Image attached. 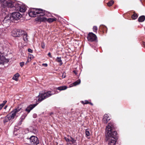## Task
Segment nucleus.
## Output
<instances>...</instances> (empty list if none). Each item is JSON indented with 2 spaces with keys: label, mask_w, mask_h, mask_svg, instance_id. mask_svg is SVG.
Wrapping results in <instances>:
<instances>
[{
  "label": "nucleus",
  "mask_w": 145,
  "mask_h": 145,
  "mask_svg": "<svg viewBox=\"0 0 145 145\" xmlns=\"http://www.w3.org/2000/svg\"><path fill=\"white\" fill-rule=\"evenodd\" d=\"M81 80L80 79H78L75 82L72 84H71L70 86V87H71L74 86H76L79 84L80 83Z\"/></svg>",
  "instance_id": "obj_14"
},
{
  "label": "nucleus",
  "mask_w": 145,
  "mask_h": 145,
  "mask_svg": "<svg viewBox=\"0 0 145 145\" xmlns=\"http://www.w3.org/2000/svg\"><path fill=\"white\" fill-rule=\"evenodd\" d=\"M22 36H23L24 41L26 42H27L28 41V36L27 33L24 31V33L22 34Z\"/></svg>",
  "instance_id": "obj_13"
},
{
  "label": "nucleus",
  "mask_w": 145,
  "mask_h": 145,
  "mask_svg": "<svg viewBox=\"0 0 145 145\" xmlns=\"http://www.w3.org/2000/svg\"><path fill=\"white\" fill-rule=\"evenodd\" d=\"M110 120L109 116L107 114H105L103 117V120L104 123H106Z\"/></svg>",
  "instance_id": "obj_10"
},
{
  "label": "nucleus",
  "mask_w": 145,
  "mask_h": 145,
  "mask_svg": "<svg viewBox=\"0 0 145 145\" xmlns=\"http://www.w3.org/2000/svg\"><path fill=\"white\" fill-rule=\"evenodd\" d=\"M36 105H29L25 109V111L27 112L28 113H29L30 111L35 107Z\"/></svg>",
  "instance_id": "obj_11"
},
{
  "label": "nucleus",
  "mask_w": 145,
  "mask_h": 145,
  "mask_svg": "<svg viewBox=\"0 0 145 145\" xmlns=\"http://www.w3.org/2000/svg\"><path fill=\"white\" fill-rule=\"evenodd\" d=\"M12 20L11 16H7L5 17L3 22L4 23H8L9 24L10 23L11 21H12Z\"/></svg>",
  "instance_id": "obj_8"
},
{
  "label": "nucleus",
  "mask_w": 145,
  "mask_h": 145,
  "mask_svg": "<svg viewBox=\"0 0 145 145\" xmlns=\"http://www.w3.org/2000/svg\"><path fill=\"white\" fill-rule=\"evenodd\" d=\"M85 134L86 137H87L90 135V133L88 129H86V130Z\"/></svg>",
  "instance_id": "obj_28"
},
{
  "label": "nucleus",
  "mask_w": 145,
  "mask_h": 145,
  "mask_svg": "<svg viewBox=\"0 0 145 145\" xmlns=\"http://www.w3.org/2000/svg\"><path fill=\"white\" fill-rule=\"evenodd\" d=\"M24 65V62H22L20 63V65L21 67H22Z\"/></svg>",
  "instance_id": "obj_36"
},
{
  "label": "nucleus",
  "mask_w": 145,
  "mask_h": 145,
  "mask_svg": "<svg viewBox=\"0 0 145 145\" xmlns=\"http://www.w3.org/2000/svg\"><path fill=\"white\" fill-rule=\"evenodd\" d=\"M114 129V125L113 123H109L106 126V132L108 145H115L118 139L117 133L113 130Z\"/></svg>",
  "instance_id": "obj_1"
},
{
  "label": "nucleus",
  "mask_w": 145,
  "mask_h": 145,
  "mask_svg": "<svg viewBox=\"0 0 145 145\" xmlns=\"http://www.w3.org/2000/svg\"><path fill=\"white\" fill-rule=\"evenodd\" d=\"M8 5H9V6L10 7H13V5H12V4H9H9Z\"/></svg>",
  "instance_id": "obj_44"
},
{
  "label": "nucleus",
  "mask_w": 145,
  "mask_h": 145,
  "mask_svg": "<svg viewBox=\"0 0 145 145\" xmlns=\"http://www.w3.org/2000/svg\"><path fill=\"white\" fill-rule=\"evenodd\" d=\"M45 10L40 8H33L29 11V16L31 17L39 16V20L41 22H45Z\"/></svg>",
  "instance_id": "obj_2"
},
{
  "label": "nucleus",
  "mask_w": 145,
  "mask_h": 145,
  "mask_svg": "<svg viewBox=\"0 0 145 145\" xmlns=\"http://www.w3.org/2000/svg\"><path fill=\"white\" fill-rule=\"evenodd\" d=\"M69 144H71L70 143H69Z\"/></svg>",
  "instance_id": "obj_51"
},
{
  "label": "nucleus",
  "mask_w": 145,
  "mask_h": 145,
  "mask_svg": "<svg viewBox=\"0 0 145 145\" xmlns=\"http://www.w3.org/2000/svg\"><path fill=\"white\" fill-rule=\"evenodd\" d=\"M20 76L19 74L18 73H17L14 74L13 77L12 79L17 81L18 80V78Z\"/></svg>",
  "instance_id": "obj_21"
},
{
  "label": "nucleus",
  "mask_w": 145,
  "mask_h": 145,
  "mask_svg": "<svg viewBox=\"0 0 145 145\" xmlns=\"http://www.w3.org/2000/svg\"><path fill=\"white\" fill-rule=\"evenodd\" d=\"M73 72H74V74L76 75L77 74V71H73Z\"/></svg>",
  "instance_id": "obj_42"
},
{
  "label": "nucleus",
  "mask_w": 145,
  "mask_h": 145,
  "mask_svg": "<svg viewBox=\"0 0 145 145\" xmlns=\"http://www.w3.org/2000/svg\"><path fill=\"white\" fill-rule=\"evenodd\" d=\"M19 8H18L17 9V11H20L21 12H24L25 11V9L24 8L22 7L21 6Z\"/></svg>",
  "instance_id": "obj_22"
},
{
  "label": "nucleus",
  "mask_w": 145,
  "mask_h": 145,
  "mask_svg": "<svg viewBox=\"0 0 145 145\" xmlns=\"http://www.w3.org/2000/svg\"><path fill=\"white\" fill-rule=\"evenodd\" d=\"M64 139L66 141V142H70V139L67 137H65Z\"/></svg>",
  "instance_id": "obj_32"
},
{
  "label": "nucleus",
  "mask_w": 145,
  "mask_h": 145,
  "mask_svg": "<svg viewBox=\"0 0 145 145\" xmlns=\"http://www.w3.org/2000/svg\"><path fill=\"white\" fill-rule=\"evenodd\" d=\"M47 66V64L46 63V67Z\"/></svg>",
  "instance_id": "obj_50"
},
{
  "label": "nucleus",
  "mask_w": 145,
  "mask_h": 145,
  "mask_svg": "<svg viewBox=\"0 0 145 145\" xmlns=\"http://www.w3.org/2000/svg\"><path fill=\"white\" fill-rule=\"evenodd\" d=\"M11 120L10 117L9 116L8 114L5 116L3 120V121L4 123H5L8 122L9 120Z\"/></svg>",
  "instance_id": "obj_16"
},
{
  "label": "nucleus",
  "mask_w": 145,
  "mask_h": 145,
  "mask_svg": "<svg viewBox=\"0 0 145 145\" xmlns=\"http://www.w3.org/2000/svg\"><path fill=\"white\" fill-rule=\"evenodd\" d=\"M30 144L32 145H37L39 143V140L37 137L31 136L29 138Z\"/></svg>",
  "instance_id": "obj_5"
},
{
  "label": "nucleus",
  "mask_w": 145,
  "mask_h": 145,
  "mask_svg": "<svg viewBox=\"0 0 145 145\" xmlns=\"http://www.w3.org/2000/svg\"><path fill=\"white\" fill-rule=\"evenodd\" d=\"M42 65L43 66H45V63H43V64H42Z\"/></svg>",
  "instance_id": "obj_47"
},
{
  "label": "nucleus",
  "mask_w": 145,
  "mask_h": 145,
  "mask_svg": "<svg viewBox=\"0 0 145 145\" xmlns=\"http://www.w3.org/2000/svg\"><path fill=\"white\" fill-rule=\"evenodd\" d=\"M7 102V101H3V103L1 104L0 105V110H1L4 106L5 104Z\"/></svg>",
  "instance_id": "obj_23"
},
{
  "label": "nucleus",
  "mask_w": 145,
  "mask_h": 145,
  "mask_svg": "<svg viewBox=\"0 0 145 145\" xmlns=\"http://www.w3.org/2000/svg\"><path fill=\"white\" fill-rule=\"evenodd\" d=\"M28 58L32 59L34 58L33 56L31 54H29L28 56Z\"/></svg>",
  "instance_id": "obj_33"
},
{
  "label": "nucleus",
  "mask_w": 145,
  "mask_h": 145,
  "mask_svg": "<svg viewBox=\"0 0 145 145\" xmlns=\"http://www.w3.org/2000/svg\"><path fill=\"white\" fill-rule=\"evenodd\" d=\"M5 60V58L3 55H0V64H3Z\"/></svg>",
  "instance_id": "obj_15"
},
{
  "label": "nucleus",
  "mask_w": 145,
  "mask_h": 145,
  "mask_svg": "<svg viewBox=\"0 0 145 145\" xmlns=\"http://www.w3.org/2000/svg\"><path fill=\"white\" fill-rule=\"evenodd\" d=\"M21 109V108L18 107L15 109H14L10 113L8 114L11 120L13 119L15 117H17L18 116V113Z\"/></svg>",
  "instance_id": "obj_3"
},
{
  "label": "nucleus",
  "mask_w": 145,
  "mask_h": 145,
  "mask_svg": "<svg viewBox=\"0 0 145 145\" xmlns=\"http://www.w3.org/2000/svg\"><path fill=\"white\" fill-rule=\"evenodd\" d=\"M7 106H5V108H5V109L6 108H7Z\"/></svg>",
  "instance_id": "obj_49"
},
{
  "label": "nucleus",
  "mask_w": 145,
  "mask_h": 145,
  "mask_svg": "<svg viewBox=\"0 0 145 145\" xmlns=\"http://www.w3.org/2000/svg\"><path fill=\"white\" fill-rule=\"evenodd\" d=\"M70 142H71L72 143V144L76 142V140L72 138L71 137H70Z\"/></svg>",
  "instance_id": "obj_27"
},
{
  "label": "nucleus",
  "mask_w": 145,
  "mask_h": 145,
  "mask_svg": "<svg viewBox=\"0 0 145 145\" xmlns=\"http://www.w3.org/2000/svg\"><path fill=\"white\" fill-rule=\"evenodd\" d=\"M45 92L44 91L42 92V93H40L38 96L39 99L38 101L40 102L42 100L44 99L45 98Z\"/></svg>",
  "instance_id": "obj_9"
},
{
  "label": "nucleus",
  "mask_w": 145,
  "mask_h": 145,
  "mask_svg": "<svg viewBox=\"0 0 145 145\" xmlns=\"http://www.w3.org/2000/svg\"><path fill=\"white\" fill-rule=\"evenodd\" d=\"M31 60L32 59L28 58L27 60V61L26 62V64H27V63L30 62L31 61Z\"/></svg>",
  "instance_id": "obj_37"
},
{
  "label": "nucleus",
  "mask_w": 145,
  "mask_h": 145,
  "mask_svg": "<svg viewBox=\"0 0 145 145\" xmlns=\"http://www.w3.org/2000/svg\"><path fill=\"white\" fill-rule=\"evenodd\" d=\"M56 18H46V21H47L49 22L50 23L54 21H56Z\"/></svg>",
  "instance_id": "obj_17"
},
{
  "label": "nucleus",
  "mask_w": 145,
  "mask_h": 145,
  "mask_svg": "<svg viewBox=\"0 0 145 145\" xmlns=\"http://www.w3.org/2000/svg\"><path fill=\"white\" fill-rule=\"evenodd\" d=\"M81 103L84 105V104H89V102H88V100H85V101H82L81 102Z\"/></svg>",
  "instance_id": "obj_30"
},
{
  "label": "nucleus",
  "mask_w": 145,
  "mask_h": 145,
  "mask_svg": "<svg viewBox=\"0 0 145 145\" xmlns=\"http://www.w3.org/2000/svg\"><path fill=\"white\" fill-rule=\"evenodd\" d=\"M48 56H49L50 57H52L51 56V53H50V52H49L48 54Z\"/></svg>",
  "instance_id": "obj_43"
},
{
  "label": "nucleus",
  "mask_w": 145,
  "mask_h": 145,
  "mask_svg": "<svg viewBox=\"0 0 145 145\" xmlns=\"http://www.w3.org/2000/svg\"><path fill=\"white\" fill-rule=\"evenodd\" d=\"M88 40L89 42L94 41L97 39V37L96 35L92 33H89L87 36Z\"/></svg>",
  "instance_id": "obj_6"
},
{
  "label": "nucleus",
  "mask_w": 145,
  "mask_h": 145,
  "mask_svg": "<svg viewBox=\"0 0 145 145\" xmlns=\"http://www.w3.org/2000/svg\"><path fill=\"white\" fill-rule=\"evenodd\" d=\"M114 3V1L112 0L110 1L107 3V5L108 6L110 7L112 6Z\"/></svg>",
  "instance_id": "obj_26"
},
{
  "label": "nucleus",
  "mask_w": 145,
  "mask_h": 145,
  "mask_svg": "<svg viewBox=\"0 0 145 145\" xmlns=\"http://www.w3.org/2000/svg\"><path fill=\"white\" fill-rule=\"evenodd\" d=\"M0 1L1 2H3L4 3H5L6 2L5 0H0Z\"/></svg>",
  "instance_id": "obj_41"
},
{
  "label": "nucleus",
  "mask_w": 145,
  "mask_h": 145,
  "mask_svg": "<svg viewBox=\"0 0 145 145\" xmlns=\"http://www.w3.org/2000/svg\"><path fill=\"white\" fill-rule=\"evenodd\" d=\"M21 5H19V4H18V3H17V4H16L15 5V9L16 10H17V9H18V8H19V7H21Z\"/></svg>",
  "instance_id": "obj_25"
},
{
  "label": "nucleus",
  "mask_w": 145,
  "mask_h": 145,
  "mask_svg": "<svg viewBox=\"0 0 145 145\" xmlns=\"http://www.w3.org/2000/svg\"><path fill=\"white\" fill-rule=\"evenodd\" d=\"M67 88V87L66 86H63L58 87L57 88V89L60 91H61L65 90Z\"/></svg>",
  "instance_id": "obj_20"
},
{
  "label": "nucleus",
  "mask_w": 145,
  "mask_h": 145,
  "mask_svg": "<svg viewBox=\"0 0 145 145\" xmlns=\"http://www.w3.org/2000/svg\"><path fill=\"white\" fill-rule=\"evenodd\" d=\"M33 118H37V115L36 114H33Z\"/></svg>",
  "instance_id": "obj_38"
},
{
  "label": "nucleus",
  "mask_w": 145,
  "mask_h": 145,
  "mask_svg": "<svg viewBox=\"0 0 145 145\" xmlns=\"http://www.w3.org/2000/svg\"><path fill=\"white\" fill-rule=\"evenodd\" d=\"M97 27L96 26H94L93 27V31L94 32H97Z\"/></svg>",
  "instance_id": "obj_31"
},
{
  "label": "nucleus",
  "mask_w": 145,
  "mask_h": 145,
  "mask_svg": "<svg viewBox=\"0 0 145 145\" xmlns=\"http://www.w3.org/2000/svg\"><path fill=\"white\" fill-rule=\"evenodd\" d=\"M65 73H63V75L62 76V77L63 78H64L66 77V75Z\"/></svg>",
  "instance_id": "obj_40"
},
{
  "label": "nucleus",
  "mask_w": 145,
  "mask_h": 145,
  "mask_svg": "<svg viewBox=\"0 0 145 145\" xmlns=\"http://www.w3.org/2000/svg\"><path fill=\"white\" fill-rule=\"evenodd\" d=\"M138 17L137 15V14L135 13V12L133 14V15H132L131 17L132 18L133 20H135Z\"/></svg>",
  "instance_id": "obj_24"
},
{
  "label": "nucleus",
  "mask_w": 145,
  "mask_h": 145,
  "mask_svg": "<svg viewBox=\"0 0 145 145\" xmlns=\"http://www.w3.org/2000/svg\"><path fill=\"white\" fill-rule=\"evenodd\" d=\"M56 60L57 62L60 63L59 65L60 66L62 65L63 63L62 62V61L61 60V57H57L56 58Z\"/></svg>",
  "instance_id": "obj_18"
},
{
  "label": "nucleus",
  "mask_w": 145,
  "mask_h": 145,
  "mask_svg": "<svg viewBox=\"0 0 145 145\" xmlns=\"http://www.w3.org/2000/svg\"><path fill=\"white\" fill-rule=\"evenodd\" d=\"M89 104H90L91 105H93V104L92 103H91V102H89Z\"/></svg>",
  "instance_id": "obj_46"
},
{
  "label": "nucleus",
  "mask_w": 145,
  "mask_h": 145,
  "mask_svg": "<svg viewBox=\"0 0 145 145\" xmlns=\"http://www.w3.org/2000/svg\"><path fill=\"white\" fill-rule=\"evenodd\" d=\"M41 46L42 48H45V45L44 43V42H42L41 43Z\"/></svg>",
  "instance_id": "obj_34"
},
{
  "label": "nucleus",
  "mask_w": 145,
  "mask_h": 145,
  "mask_svg": "<svg viewBox=\"0 0 145 145\" xmlns=\"http://www.w3.org/2000/svg\"><path fill=\"white\" fill-rule=\"evenodd\" d=\"M11 16L12 20H18L22 17V15L20 13L17 12L13 13Z\"/></svg>",
  "instance_id": "obj_7"
},
{
  "label": "nucleus",
  "mask_w": 145,
  "mask_h": 145,
  "mask_svg": "<svg viewBox=\"0 0 145 145\" xmlns=\"http://www.w3.org/2000/svg\"><path fill=\"white\" fill-rule=\"evenodd\" d=\"M145 20V17L144 16H140L138 18V21L140 22H143Z\"/></svg>",
  "instance_id": "obj_19"
},
{
  "label": "nucleus",
  "mask_w": 145,
  "mask_h": 145,
  "mask_svg": "<svg viewBox=\"0 0 145 145\" xmlns=\"http://www.w3.org/2000/svg\"><path fill=\"white\" fill-rule=\"evenodd\" d=\"M142 44L144 46V47H145V42H143Z\"/></svg>",
  "instance_id": "obj_45"
},
{
  "label": "nucleus",
  "mask_w": 145,
  "mask_h": 145,
  "mask_svg": "<svg viewBox=\"0 0 145 145\" xmlns=\"http://www.w3.org/2000/svg\"><path fill=\"white\" fill-rule=\"evenodd\" d=\"M99 28L100 29H103L104 30H105L107 28L106 27V26L103 25H101L100 26Z\"/></svg>",
  "instance_id": "obj_29"
},
{
  "label": "nucleus",
  "mask_w": 145,
  "mask_h": 145,
  "mask_svg": "<svg viewBox=\"0 0 145 145\" xmlns=\"http://www.w3.org/2000/svg\"><path fill=\"white\" fill-rule=\"evenodd\" d=\"M46 16H50L51 15L50 14V13L49 12H48L47 11H46Z\"/></svg>",
  "instance_id": "obj_35"
},
{
  "label": "nucleus",
  "mask_w": 145,
  "mask_h": 145,
  "mask_svg": "<svg viewBox=\"0 0 145 145\" xmlns=\"http://www.w3.org/2000/svg\"><path fill=\"white\" fill-rule=\"evenodd\" d=\"M0 31H1L2 32V31H3V29H0Z\"/></svg>",
  "instance_id": "obj_48"
},
{
  "label": "nucleus",
  "mask_w": 145,
  "mask_h": 145,
  "mask_svg": "<svg viewBox=\"0 0 145 145\" xmlns=\"http://www.w3.org/2000/svg\"><path fill=\"white\" fill-rule=\"evenodd\" d=\"M55 93V92L53 91H48L46 92V98L48 97Z\"/></svg>",
  "instance_id": "obj_12"
},
{
  "label": "nucleus",
  "mask_w": 145,
  "mask_h": 145,
  "mask_svg": "<svg viewBox=\"0 0 145 145\" xmlns=\"http://www.w3.org/2000/svg\"><path fill=\"white\" fill-rule=\"evenodd\" d=\"M24 33V31L15 29L12 31V35L14 37H19L22 35Z\"/></svg>",
  "instance_id": "obj_4"
},
{
  "label": "nucleus",
  "mask_w": 145,
  "mask_h": 145,
  "mask_svg": "<svg viewBox=\"0 0 145 145\" xmlns=\"http://www.w3.org/2000/svg\"><path fill=\"white\" fill-rule=\"evenodd\" d=\"M28 52H29L30 53H32L33 52L32 50L31 49H30V48L28 49Z\"/></svg>",
  "instance_id": "obj_39"
}]
</instances>
